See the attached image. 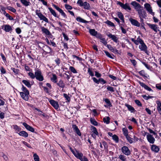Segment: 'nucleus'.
<instances>
[{"instance_id": "f257e3e1", "label": "nucleus", "mask_w": 161, "mask_h": 161, "mask_svg": "<svg viewBox=\"0 0 161 161\" xmlns=\"http://www.w3.org/2000/svg\"><path fill=\"white\" fill-rule=\"evenodd\" d=\"M35 78L36 79L39 81H42L44 80V77L42 74L41 71L39 69L36 70L35 72Z\"/></svg>"}, {"instance_id": "f03ea898", "label": "nucleus", "mask_w": 161, "mask_h": 161, "mask_svg": "<svg viewBox=\"0 0 161 161\" xmlns=\"http://www.w3.org/2000/svg\"><path fill=\"white\" fill-rule=\"evenodd\" d=\"M36 14L38 16L40 20H43L47 23L48 22V19L41 13L40 10H36Z\"/></svg>"}, {"instance_id": "7ed1b4c3", "label": "nucleus", "mask_w": 161, "mask_h": 161, "mask_svg": "<svg viewBox=\"0 0 161 161\" xmlns=\"http://www.w3.org/2000/svg\"><path fill=\"white\" fill-rule=\"evenodd\" d=\"M117 4L119 5L122 8L127 11H130L131 8L130 7L129 4L128 3H126L125 4L119 2L117 3Z\"/></svg>"}, {"instance_id": "20e7f679", "label": "nucleus", "mask_w": 161, "mask_h": 161, "mask_svg": "<svg viewBox=\"0 0 161 161\" xmlns=\"http://www.w3.org/2000/svg\"><path fill=\"white\" fill-rule=\"evenodd\" d=\"M141 45L139 46V48L141 51L145 52V53L148 54L147 51V47L146 45L144 43L143 41L140 44Z\"/></svg>"}, {"instance_id": "39448f33", "label": "nucleus", "mask_w": 161, "mask_h": 161, "mask_svg": "<svg viewBox=\"0 0 161 161\" xmlns=\"http://www.w3.org/2000/svg\"><path fill=\"white\" fill-rule=\"evenodd\" d=\"M130 4L135 9L136 11H138L140 9L143 8V7L139 3L136 1H132L130 3Z\"/></svg>"}, {"instance_id": "423d86ee", "label": "nucleus", "mask_w": 161, "mask_h": 161, "mask_svg": "<svg viewBox=\"0 0 161 161\" xmlns=\"http://www.w3.org/2000/svg\"><path fill=\"white\" fill-rule=\"evenodd\" d=\"M144 7L148 13L153 16L154 15V13L153 12L152 8L149 4L146 3L144 4Z\"/></svg>"}, {"instance_id": "0eeeda50", "label": "nucleus", "mask_w": 161, "mask_h": 161, "mask_svg": "<svg viewBox=\"0 0 161 161\" xmlns=\"http://www.w3.org/2000/svg\"><path fill=\"white\" fill-rule=\"evenodd\" d=\"M53 6L55 9H56L59 12V13L61 14V15L63 16V18L65 19L67 18V15H66L65 13L61 8H60L58 6L54 4H53Z\"/></svg>"}, {"instance_id": "6e6552de", "label": "nucleus", "mask_w": 161, "mask_h": 161, "mask_svg": "<svg viewBox=\"0 0 161 161\" xmlns=\"http://www.w3.org/2000/svg\"><path fill=\"white\" fill-rule=\"evenodd\" d=\"M137 12L139 17H142L143 18H145L147 16L146 12L143 8H141Z\"/></svg>"}, {"instance_id": "1a4fd4ad", "label": "nucleus", "mask_w": 161, "mask_h": 161, "mask_svg": "<svg viewBox=\"0 0 161 161\" xmlns=\"http://www.w3.org/2000/svg\"><path fill=\"white\" fill-rule=\"evenodd\" d=\"M121 151L122 153L128 156L130 153V151L128 148L125 146H123L122 147Z\"/></svg>"}, {"instance_id": "9d476101", "label": "nucleus", "mask_w": 161, "mask_h": 161, "mask_svg": "<svg viewBox=\"0 0 161 161\" xmlns=\"http://www.w3.org/2000/svg\"><path fill=\"white\" fill-rule=\"evenodd\" d=\"M2 29L6 32H11L13 30L12 27L9 25H4L2 26Z\"/></svg>"}, {"instance_id": "9b49d317", "label": "nucleus", "mask_w": 161, "mask_h": 161, "mask_svg": "<svg viewBox=\"0 0 161 161\" xmlns=\"http://www.w3.org/2000/svg\"><path fill=\"white\" fill-rule=\"evenodd\" d=\"M77 158L79 159L81 161H88V159L83 154L80 153L76 157Z\"/></svg>"}, {"instance_id": "f8f14e48", "label": "nucleus", "mask_w": 161, "mask_h": 161, "mask_svg": "<svg viewBox=\"0 0 161 161\" xmlns=\"http://www.w3.org/2000/svg\"><path fill=\"white\" fill-rule=\"evenodd\" d=\"M146 137L148 141L150 143L153 144L154 143L155 141V139L151 135L148 134L147 135Z\"/></svg>"}, {"instance_id": "ddd939ff", "label": "nucleus", "mask_w": 161, "mask_h": 161, "mask_svg": "<svg viewBox=\"0 0 161 161\" xmlns=\"http://www.w3.org/2000/svg\"><path fill=\"white\" fill-rule=\"evenodd\" d=\"M107 35L108 37L111 39L112 40H113L115 42L117 43L119 41L118 40V38L117 37L116 35H112L110 33L107 34Z\"/></svg>"}, {"instance_id": "4468645a", "label": "nucleus", "mask_w": 161, "mask_h": 161, "mask_svg": "<svg viewBox=\"0 0 161 161\" xmlns=\"http://www.w3.org/2000/svg\"><path fill=\"white\" fill-rule=\"evenodd\" d=\"M50 104L56 109H58L59 105L58 102L53 100H51L49 101Z\"/></svg>"}, {"instance_id": "2eb2a0df", "label": "nucleus", "mask_w": 161, "mask_h": 161, "mask_svg": "<svg viewBox=\"0 0 161 161\" xmlns=\"http://www.w3.org/2000/svg\"><path fill=\"white\" fill-rule=\"evenodd\" d=\"M129 21L132 25L137 27L140 26V23L137 20L131 18L129 19Z\"/></svg>"}, {"instance_id": "dca6fc26", "label": "nucleus", "mask_w": 161, "mask_h": 161, "mask_svg": "<svg viewBox=\"0 0 161 161\" xmlns=\"http://www.w3.org/2000/svg\"><path fill=\"white\" fill-rule=\"evenodd\" d=\"M23 125L28 130L32 132H35L34 129L32 127L27 124L26 123L24 122L23 123Z\"/></svg>"}, {"instance_id": "f3484780", "label": "nucleus", "mask_w": 161, "mask_h": 161, "mask_svg": "<svg viewBox=\"0 0 161 161\" xmlns=\"http://www.w3.org/2000/svg\"><path fill=\"white\" fill-rule=\"evenodd\" d=\"M147 25L151 29L153 30L155 32H157L158 31H160V30L158 29V28L157 25L150 24H148Z\"/></svg>"}, {"instance_id": "a211bd4d", "label": "nucleus", "mask_w": 161, "mask_h": 161, "mask_svg": "<svg viewBox=\"0 0 161 161\" xmlns=\"http://www.w3.org/2000/svg\"><path fill=\"white\" fill-rule=\"evenodd\" d=\"M20 94L21 97L23 99L26 101L28 100L29 99V93L20 92Z\"/></svg>"}, {"instance_id": "6ab92c4d", "label": "nucleus", "mask_w": 161, "mask_h": 161, "mask_svg": "<svg viewBox=\"0 0 161 161\" xmlns=\"http://www.w3.org/2000/svg\"><path fill=\"white\" fill-rule=\"evenodd\" d=\"M42 33L45 34L46 35L49 36L51 35V33L44 26L41 27Z\"/></svg>"}, {"instance_id": "aec40b11", "label": "nucleus", "mask_w": 161, "mask_h": 161, "mask_svg": "<svg viewBox=\"0 0 161 161\" xmlns=\"http://www.w3.org/2000/svg\"><path fill=\"white\" fill-rule=\"evenodd\" d=\"M72 127L76 133L79 136H81V133L77 126L76 125H72Z\"/></svg>"}, {"instance_id": "412c9836", "label": "nucleus", "mask_w": 161, "mask_h": 161, "mask_svg": "<svg viewBox=\"0 0 161 161\" xmlns=\"http://www.w3.org/2000/svg\"><path fill=\"white\" fill-rule=\"evenodd\" d=\"M72 127L76 133L79 136H81V133L77 126L76 125H72Z\"/></svg>"}, {"instance_id": "4be33fe9", "label": "nucleus", "mask_w": 161, "mask_h": 161, "mask_svg": "<svg viewBox=\"0 0 161 161\" xmlns=\"http://www.w3.org/2000/svg\"><path fill=\"white\" fill-rule=\"evenodd\" d=\"M131 40L136 45H138L139 43L140 44V43H141V42L143 41L141 38H140L139 36H138L136 40H135L133 38H131Z\"/></svg>"}, {"instance_id": "5701e85b", "label": "nucleus", "mask_w": 161, "mask_h": 161, "mask_svg": "<svg viewBox=\"0 0 161 161\" xmlns=\"http://www.w3.org/2000/svg\"><path fill=\"white\" fill-rule=\"evenodd\" d=\"M107 47L113 53H118V50L115 48H113L111 45L109 44L107 45Z\"/></svg>"}, {"instance_id": "b1692460", "label": "nucleus", "mask_w": 161, "mask_h": 161, "mask_svg": "<svg viewBox=\"0 0 161 161\" xmlns=\"http://www.w3.org/2000/svg\"><path fill=\"white\" fill-rule=\"evenodd\" d=\"M140 84L141 85V86L142 87L144 88L145 89H146L149 92L153 91V90L151 88H150L149 86H147V85L145 84L144 83H143V82H140Z\"/></svg>"}, {"instance_id": "393cba45", "label": "nucleus", "mask_w": 161, "mask_h": 161, "mask_svg": "<svg viewBox=\"0 0 161 161\" xmlns=\"http://www.w3.org/2000/svg\"><path fill=\"white\" fill-rule=\"evenodd\" d=\"M151 150L155 153H158L159 150V147L155 145H153L151 147Z\"/></svg>"}, {"instance_id": "a878e982", "label": "nucleus", "mask_w": 161, "mask_h": 161, "mask_svg": "<svg viewBox=\"0 0 161 161\" xmlns=\"http://www.w3.org/2000/svg\"><path fill=\"white\" fill-rule=\"evenodd\" d=\"M18 134L21 136L24 137H27L28 136V134L27 132L25 131H20Z\"/></svg>"}, {"instance_id": "bb28decb", "label": "nucleus", "mask_w": 161, "mask_h": 161, "mask_svg": "<svg viewBox=\"0 0 161 161\" xmlns=\"http://www.w3.org/2000/svg\"><path fill=\"white\" fill-rule=\"evenodd\" d=\"M20 1L21 3L25 7L30 6L31 4L29 1H27L26 0H20Z\"/></svg>"}, {"instance_id": "cd10ccee", "label": "nucleus", "mask_w": 161, "mask_h": 161, "mask_svg": "<svg viewBox=\"0 0 161 161\" xmlns=\"http://www.w3.org/2000/svg\"><path fill=\"white\" fill-rule=\"evenodd\" d=\"M125 106L127 107L128 110L130 111L131 113H133L134 112L135 109L132 106L128 104H125Z\"/></svg>"}, {"instance_id": "c85d7f7f", "label": "nucleus", "mask_w": 161, "mask_h": 161, "mask_svg": "<svg viewBox=\"0 0 161 161\" xmlns=\"http://www.w3.org/2000/svg\"><path fill=\"white\" fill-rule=\"evenodd\" d=\"M22 82L28 88H31V85L29 80H23L22 81Z\"/></svg>"}, {"instance_id": "c756f323", "label": "nucleus", "mask_w": 161, "mask_h": 161, "mask_svg": "<svg viewBox=\"0 0 161 161\" xmlns=\"http://www.w3.org/2000/svg\"><path fill=\"white\" fill-rule=\"evenodd\" d=\"M13 126V129L15 130V132L18 134V133H19L21 130V128L16 125H14Z\"/></svg>"}, {"instance_id": "7c9ffc66", "label": "nucleus", "mask_w": 161, "mask_h": 161, "mask_svg": "<svg viewBox=\"0 0 161 161\" xmlns=\"http://www.w3.org/2000/svg\"><path fill=\"white\" fill-rule=\"evenodd\" d=\"M48 9L49 10L50 12H51V14L55 17H57L58 18H59V16H57L56 12L55 11L53 10L51 8L49 7L48 8Z\"/></svg>"}, {"instance_id": "2f4dec72", "label": "nucleus", "mask_w": 161, "mask_h": 161, "mask_svg": "<svg viewBox=\"0 0 161 161\" xmlns=\"http://www.w3.org/2000/svg\"><path fill=\"white\" fill-rule=\"evenodd\" d=\"M89 32L91 35L93 36H96L97 34V32L94 29H90Z\"/></svg>"}, {"instance_id": "473e14b6", "label": "nucleus", "mask_w": 161, "mask_h": 161, "mask_svg": "<svg viewBox=\"0 0 161 161\" xmlns=\"http://www.w3.org/2000/svg\"><path fill=\"white\" fill-rule=\"evenodd\" d=\"M104 101L106 103L107 105H105L104 106L106 107H111L112 106V104L111 103L109 99L106 98L104 99Z\"/></svg>"}, {"instance_id": "72a5a7b5", "label": "nucleus", "mask_w": 161, "mask_h": 161, "mask_svg": "<svg viewBox=\"0 0 161 161\" xmlns=\"http://www.w3.org/2000/svg\"><path fill=\"white\" fill-rule=\"evenodd\" d=\"M83 8L85 9L89 10L90 8V4L86 2H84Z\"/></svg>"}, {"instance_id": "f704fd0d", "label": "nucleus", "mask_w": 161, "mask_h": 161, "mask_svg": "<svg viewBox=\"0 0 161 161\" xmlns=\"http://www.w3.org/2000/svg\"><path fill=\"white\" fill-rule=\"evenodd\" d=\"M57 77L55 74H53L52 77L51 78V80L54 83H56L57 82Z\"/></svg>"}, {"instance_id": "c9c22d12", "label": "nucleus", "mask_w": 161, "mask_h": 161, "mask_svg": "<svg viewBox=\"0 0 161 161\" xmlns=\"http://www.w3.org/2000/svg\"><path fill=\"white\" fill-rule=\"evenodd\" d=\"M76 20L78 22L83 23H87L88 21L82 19L80 17H77L76 18Z\"/></svg>"}, {"instance_id": "e433bc0d", "label": "nucleus", "mask_w": 161, "mask_h": 161, "mask_svg": "<svg viewBox=\"0 0 161 161\" xmlns=\"http://www.w3.org/2000/svg\"><path fill=\"white\" fill-rule=\"evenodd\" d=\"M117 15L119 18L122 21V22L124 23L125 21L123 14L121 12H119L118 13Z\"/></svg>"}, {"instance_id": "4c0bfd02", "label": "nucleus", "mask_w": 161, "mask_h": 161, "mask_svg": "<svg viewBox=\"0 0 161 161\" xmlns=\"http://www.w3.org/2000/svg\"><path fill=\"white\" fill-rule=\"evenodd\" d=\"M57 85L60 87L63 88L65 86V84L64 83L63 81L62 80H60L58 83H57Z\"/></svg>"}, {"instance_id": "58836bf2", "label": "nucleus", "mask_w": 161, "mask_h": 161, "mask_svg": "<svg viewBox=\"0 0 161 161\" xmlns=\"http://www.w3.org/2000/svg\"><path fill=\"white\" fill-rule=\"evenodd\" d=\"M69 149L72 152L73 154H74V155L76 157L77 156L78 154L80 153L79 152L76 150L74 151L71 147H69Z\"/></svg>"}, {"instance_id": "ea45409f", "label": "nucleus", "mask_w": 161, "mask_h": 161, "mask_svg": "<svg viewBox=\"0 0 161 161\" xmlns=\"http://www.w3.org/2000/svg\"><path fill=\"white\" fill-rule=\"evenodd\" d=\"M6 9V8L5 7L3 6H1L0 12L2 14H3L4 15H5L6 14H7L5 11Z\"/></svg>"}, {"instance_id": "a19ab883", "label": "nucleus", "mask_w": 161, "mask_h": 161, "mask_svg": "<svg viewBox=\"0 0 161 161\" xmlns=\"http://www.w3.org/2000/svg\"><path fill=\"white\" fill-rule=\"evenodd\" d=\"M92 130V132H93L92 134H94L97 135H98V132L97 130L95 127L93 126H91Z\"/></svg>"}, {"instance_id": "79ce46f5", "label": "nucleus", "mask_w": 161, "mask_h": 161, "mask_svg": "<svg viewBox=\"0 0 161 161\" xmlns=\"http://www.w3.org/2000/svg\"><path fill=\"white\" fill-rule=\"evenodd\" d=\"M104 52L105 53L106 55L108 57L111 58V59H113L114 58V55L113 54H111L110 53H109L108 51H104Z\"/></svg>"}, {"instance_id": "37998d69", "label": "nucleus", "mask_w": 161, "mask_h": 161, "mask_svg": "<svg viewBox=\"0 0 161 161\" xmlns=\"http://www.w3.org/2000/svg\"><path fill=\"white\" fill-rule=\"evenodd\" d=\"M112 138L116 143H118L119 142V138L116 135H113V136H112Z\"/></svg>"}, {"instance_id": "c03bdc74", "label": "nucleus", "mask_w": 161, "mask_h": 161, "mask_svg": "<svg viewBox=\"0 0 161 161\" xmlns=\"http://www.w3.org/2000/svg\"><path fill=\"white\" fill-rule=\"evenodd\" d=\"M105 23L107 24L109 26H111V27H115V25L112 22H111V21L107 20L106 21Z\"/></svg>"}, {"instance_id": "a18cd8bd", "label": "nucleus", "mask_w": 161, "mask_h": 161, "mask_svg": "<svg viewBox=\"0 0 161 161\" xmlns=\"http://www.w3.org/2000/svg\"><path fill=\"white\" fill-rule=\"evenodd\" d=\"M122 130L123 132V134L125 136H126L128 135V131L127 128H123L122 129Z\"/></svg>"}, {"instance_id": "49530a36", "label": "nucleus", "mask_w": 161, "mask_h": 161, "mask_svg": "<svg viewBox=\"0 0 161 161\" xmlns=\"http://www.w3.org/2000/svg\"><path fill=\"white\" fill-rule=\"evenodd\" d=\"M7 8L8 10L11 11V12H12L13 13H15L16 12V10L14 8L10 7V6H8L7 7Z\"/></svg>"}, {"instance_id": "de8ad7c7", "label": "nucleus", "mask_w": 161, "mask_h": 161, "mask_svg": "<svg viewBox=\"0 0 161 161\" xmlns=\"http://www.w3.org/2000/svg\"><path fill=\"white\" fill-rule=\"evenodd\" d=\"M119 158L122 161H125L126 160V156L123 155H120L119 156Z\"/></svg>"}, {"instance_id": "09e8293b", "label": "nucleus", "mask_w": 161, "mask_h": 161, "mask_svg": "<svg viewBox=\"0 0 161 161\" xmlns=\"http://www.w3.org/2000/svg\"><path fill=\"white\" fill-rule=\"evenodd\" d=\"M34 159L35 161H40V158L38 156L36 153L33 154Z\"/></svg>"}, {"instance_id": "8fccbe9b", "label": "nucleus", "mask_w": 161, "mask_h": 161, "mask_svg": "<svg viewBox=\"0 0 161 161\" xmlns=\"http://www.w3.org/2000/svg\"><path fill=\"white\" fill-rule=\"evenodd\" d=\"M110 118L108 117L106 118H104L103 119V121L104 123H106L107 124H108L109 123Z\"/></svg>"}, {"instance_id": "3c124183", "label": "nucleus", "mask_w": 161, "mask_h": 161, "mask_svg": "<svg viewBox=\"0 0 161 161\" xmlns=\"http://www.w3.org/2000/svg\"><path fill=\"white\" fill-rule=\"evenodd\" d=\"M28 75L32 79H34L35 78V73L34 74L33 73L30 72L28 73Z\"/></svg>"}, {"instance_id": "603ef678", "label": "nucleus", "mask_w": 161, "mask_h": 161, "mask_svg": "<svg viewBox=\"0 0 161 161\" xmlns=\"http://www.w3.org/2000/svg\"><path fill=\"white\" fill-rule=\"evenodd\" d=\"M38 114L39 116H41L42 117L45 118H48V115H47L43 113H39Z\"/></svg>"}, {"instance_id": "864d4df0", "label": "nucleus", "mask_w": 161, "mask_h": 161, "mask_svg": "<svg viewBox=\"0 0 161 161\" xmlns=\"http://www.w3.org/2000/svg\"><path fill=\"white\" fill-rule=\"evenodd\" d=\"M22 90L23 92L24 93H29V91L24 86V85H22Z\"/></svg>"}, {"instance_id": "5fc2aeb1", "label": "nucleus", "mask_w": 161, "mask_h": 161, "mask_svg": "<svg viewBox=\"0 0 161 161\" xmlns=\"http://www.w3.org/2000/svg\"><path fill=\"white\" fill-rule=\"evenodd\" d=\"M125 137L130 143H132L133 142L132 138L130 137L128 135L125 136Z\"/></svg>"}, {"instance_id": "6e6d98bb", "label": "nucleus", "mask_w": 161, "mask_h": 161, "mask_svg": "<svg viewBox=\"0 0 161 161\" xmlns=\"http://www.w3.org/2000/svg\"><path fill=\"white\" fill-rule=\"evenodd\" d=\"M0 71L2 74H5L6 73L5 69L2 66H0Z\"/></svg>"}, {"instance_id": "4d7b16f0", "label": "nucleus", "mask_w": 161, "mask_h": 161, "mask_svg": "<svg viewBox=\"0 0 161 161\" xmlns=\"http://www.w3.org/2000/svg\"><path fill=\"white\" fill-rule=\"evenodd\" d=\"M77 4L80 7H83L84 5V2L82 0H78Z\"/></svg>"}, {"instance_id": "13d9d810", "label": "nucleus", "mask_w": 161, "mask_h": 161, "mask_svg": "<svg viewBox=\"0 0 161 161\" xmlns=\"http://www.w3.org/2000/svg\"><path fill=\"white\" fill-rule=\"evenodd\" d=\"M91 123L93 125L97 126V122L94 119L91 118L90 119Z\"/></svg>"}, {"instance_id": "bf43d9fd", "label": "nucleus", "mask_w": 161, "mask_h": 161, "mask_svg": "<svg viewBox=\"0 0 161 161\" xmlns=\"http://www.w3.org/2000/svg\"><path fill=\"white\" fill-rule=\"evenodd\" d=\"M70 70L74 73H76L77 72L75 68L72 66H70L69 68Z\"/></svg>"}, {"instance_id": "052dcab7", "label": "nucleus", "mask_w": 161, "mask_h": 161, "mask_svg": "<svg viewBox=\"0 0 161 161\" xmlns=\"http://www.w3.org/2000/svg\"><path fill=\"white\" fill-rule=\"evenodd\" d=\"M63 96L68 102H69L70 101V97L67 95V94L64 93L63 94Z\"/></svg>"}, {"instance_id": "680f3d73", "label": "nucleus", "mask_w": 161, "mask_h": 161, "mask_svg": "<svg viewBox=\"0 0 161 161\" xmlns=\"http://www.w3.org/2000/svg\"><path fill=\"white\" fill-rule=\"evenodd\" d=\"M99 82L103 85L106 83V81L102 78H100L99 79Z\"/></svg>"}, {"instance_id": "e2e57ef3", "label": "nucleus", "mask_w": 161, "mask_h": 161, "mask_svg": "<svg viewBox=\"0 0 161 161\" xmlns=\"http://www.w3.org/2000/svg\"><path fill=\"white\" fill-rule=\"evenodd\" d=\"M156 103L157 104V108H161V102L158 100L157 101Z\"/></svg>"}, {"instance_id": "0e129e2a", "label": "nucleus", "mask_w": 161, "mask_h": 161, "mask_svg": "<svg viewBox=\"0 0 161 161\" xmlns=\"http://www.w3.org/2000/svg\"><path fill=\"white\" fill-rule=\"evenodd\" d=\"M142 63L145 66V67L148 69H150L151 68L150 66L146 63L145 62L142 61Z\"/></svg>"}, {"instance_id": "69168bd1", "label": "nucleus", "mask_w": 161, "mask_h": 161, "mask_svg": "<svg viewBox=\"0 0 161 161\" xmlns=\"http://www.w3.org/2000/svg\"><path fill=\"white\" fill-rule=\"evenodd\" d=\"M65 7L67 10H71L72 9V7L67 4H65Z\"/></svg>"}, {"instance_id": "338daca9", "label": "nucleus", "mask_w": 161, "mask_h": 161, "mask_svg": "<svg viewBox=\"0 0 161 161\" xmlns=\"http://www.w3.org/2000/svg\"><path fill=\"white\" fill-rule=\"evenodd\" d=\"M135 102L138 106L140 107L142 106V103L139 100H135Z\"/></svg>"}, {"instance_id": "774afa93", "label": "nucleus", "mask_w": 161, "mask_h": 161, "mask_svg": "<svg viewBox=\"0 0 161 161\" xmlns=\"http://www.w3.org/2000/svg\"><path fill=\"white\" fill-rule=\"evenodd\" d=\"M139 74L143 77H146L145 71L143 70H142L139 72Z\"/></svg>"}]
</instances>
